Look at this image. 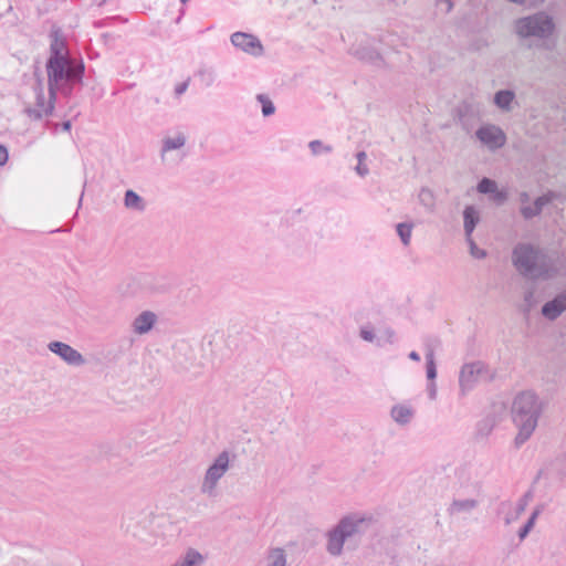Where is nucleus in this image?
<instances>
[{
	"mask_svg": "<svg viewBox=\"0 0 566 566\" xmlns=\"http://www.w3.org/2000/svg\"><path fill=\"white\" fill-rule=\"evenodd\" d=\"M543 412V403L532 390L518 392L512 402L511 416L518 432L514 439L515 448H521L535 431Z\"/></svg>",
	"mask_w": 566,
	"mask_h": 566,
	"instance_id": "nucleus-1",
	"label": "nucleus"
},
{
	"mask_svg": "<svg viewBox=\"0 0 566 566\" xmlns=\"http://www.w3.org/2000/svg\"><path fill=\"white\" fill-rule=\"evenodd\" d=\"M45 66L49 94L52 98H56L57 92L70 96L75 85L83 81L85 66L82 60L67 57L59 61H46Z\"/></svg>",
	"mask_w": 566,
	"mask_h": 566,
	"instance_id": "nucleus-2",
	"label": "nucleus"
},
{
	"mask_svg": "<svg viewBox=\"0 0 566 566\" xmlns=\"http://www.w3.org/2000/svg\"><path fill=\"white\" fill-rule=\"evenodd\" d=\"M512 262L517 272L526 279L548 280L554 275L546 253L532 243H517L512 251Z\"/></svg>",
	"mask_w": 566,
	"mask_h": 566,
	"instance_id": "nucleus-3",
	"label": "nucleus"
},
{
	"mask_svg": "<svg viewBox=\"0 0 566 566\" xmlns=\"http://www.w3.org/2000/svg\"><path fill=\"white\" fill-rule=\"evenodd\" d=\"M371 522L357 513L343 516L336 525L328 530L326 537V552L333 557H339L344 552V545L347 541L364 535Z\"/></svg>",
	"mask_w": 566,
	"mask_h": 566,
	"instance_id": "nucleus-4",
	"label": "nucleus"
},
{
	"mask_svg": "<svg viewBox=\"0 0 566 566\" xmlns=\"http://www.w3.org/2000/svg\"><path fill=\"white\" fill-rule=\"evenodd\" d=\"M555 29L553 17L545 11H537L514 21V32L521 39L547 40Z\"/></svg>",
	"mask_w": 566,
	"mask_h": 566,
	"instance_id": "nucleus-5",
	"label": "nucleus"
},
{
	"mask_svg": "<svg viewBox=\"0 0 566 566\" xmlns=\"http://www.w3.org/2000/svg\"><path fill=\"white\" fill-rule=\"evenodd\" d=\"M230 468V455L227 450L220 452L213 462L208 467L200 491L212 496L216 494L218 482L224 476Z\"/></svg>",
	"mask_w": 566,
	"mask_h": 566,
	"instance_id": "nucleus-6",
	"label": "nucleus"
},
{
	"mask_svg": "<svg viewBox=\"0 0 566 566\" xmlns=\"http://www.w3.org/2000/svg\"><path fill=\"white\" fill-rule=\"evenodd\" d=\"M491 380L492 375L483 361L464 364L459 374V386L462 395L471 391L480 380Z\"/></svg>",
	"mask_w": 566,
	"mask_h": 566,
	"instance_id": "nucleus-7",
	"label": "nucleus"
},
{
	"mask_svg": "<svg viewBox=\"0 0 566 566\" xmlns=\"http://www.w3.org/2000/svg\"><path fill=\"white\" fill-rule=\"evenodd\" d=\"M231 44L252 56H261L264 53V46L258 36L252 33L237 31L230 36Z\"/></svg>",
	"mask_w": 566,
	"mask_h": 566,
	"instance_id": "nucleus-8",
	"label": "nucleus"
},
{
	"mask_svg": "<svg viewBox=\"0 0 566 566\" xmlns=\"http://www.w3.org/2000/svg\"><path fill=\"white\" fill-rule=\"evenodd\" d=\"M35 92V107H28L25 113L32 119L40 120L44 116H50L53 113L54 104L56 98H52L49 95V101H45L43 85L41 81L34 86Z\"/></svg>",
	"mask_w": 566,
	"mask_h": 566,
	"instance_id": "nucleus-9",
	"label": "nucleus"
},
{
	"mask_svg": "<svg viewBox=\"0 0 566 566\" xmlns=\"http://www.w3.org/2000/svg\"><path fill=\"white\" fill-rule=\"evenodd\" d=\"M476 138L491 150L502 148L506 143V135L496 125L488 124L475 132Z\"/></svg>",
	"mask_w": 566,
	"mask_h": 566,
	"instance_id": "nucleus-10",
	"label": "nucleus"
},
{
	"mask_svg": "<svg viewBox=\"0 0 566 566\" xmlns=\"http://www.w3.org/2000/svg\"><path fill=\"white\" fill-rule=\"evenodd\" d=\"M48 348L70 365L78 366L84 363L83 356L66 343L54 340L48 345Z\"/></svg>",
	"mask_w": 566,
	"mask_h": 566,
	"instance_id": "nucleus-11",
	"label": "nucleus"
},
{
	"mask_svg": "<svg viewBox=\"0 0 566 566\" xmlns=\"http://www.w3.org/2000/svg\"><path fill=\"white\" fill-rule=\"evenodd\" d=\"M566 310V292L557 294L552 301L546 302L542 306V315L549 319L555 321Z\"/></svg>",
	"mask_w": 566,
	"mask_h": 566,
	"instance_id": "nucleus-12",
	"label": "nucleus"
},
{
	"mask_svg": "<svg viewBox=\"0 0 566 566\" xmlns=\"http://www.w3.org/2000/svg\"><path fill=\"white\" fill-rule=\"evenodd\" d=\"M554 198L553 192L545 193L543 196H539L535 199L533 206H522L521 207V214L524 219L530 220L538 214H541L543 208L552 202Z\"/></svg>",
	"mask_w": 566,
	"mask_h": 566,
	"instance_id": "nucleus-13",
	"label": "nucleus"
},
{
	"mask_svg": "<svg viewBox=\"0 0 566 566\" xmlns=\"http://www.w3.org/2000/svg\"><path fill=\"white\" fill-rule=\"evenodd\" d=\"M413 416V408L405 403H397L392 406L390 410V417L399 426H406L410 423Z\"/></svg>",
	"mask_w": 566,
	"mask_h": 566,
	"instance_id": "nucleus-14",
	"label": "nucleus"
},
{
	"mask_svg": "<svg viewBox=\"0 0 566 566\" xmlns=\"http://www.w3.org/2000/svg\"><path fill=\"white\" fill-rule=\"evenodd\" d=\"M156 322V315L150 311L140 313L133 322L134 332L137 334L148 333Z\"/></svg>",
	"mask_w": 566,
	"mask_h": 566,
	"instance_id": "nucleus-15",
	"label": "nucleus"
},
{
	"mask_svg": "<svg viewBox=\"0 0 566 566\" xmlns=\"http://www.w3.org/2000/svg\"><path fill=\"white\" fill-rule=\"evenodd\" d=\"M463 221L465 237L472 235L476 224L480 222V213L474 206H467L464 208Z\"/></svg>",
	"mask_w": 566,
	"mask_h": 566,
	"instance_id": "nucleus-16",
	"label": "nucleus"
},
{
	"mask_svg": "<svg viewBox=\"0 0 566 566\" xmlns=\"http://www.w3.org/2000/svg\"><path fill=\"white\" fill-rule=\"evenodd\" d=\"M496 426V418L494 415H488L478 421L475 426V436L478 439L488 438Z\"/></svg>",
	"mask_w": 566,
	"mask_h": 566,
	"instance_id": "nucleus-17",
	"label": "nucleus"
},
{
	"mask_svg": "<svg viewBox=\"0 0 566 566\" xmlns=\"http://www.w3.org/2000/svg\"><path fill=\"white\" fill-rule=\"evenodd\" d=\"M515 93L512 90H500L494 94L493 102L502 111H511Z\"/></svg>",
	"mask_w": 566,
	"mask_h": 566,
	"instance_id": "nucleus-18",
	"label": "nucleus"
},
{
	"mask_svg": "<svg viewBox=\"0 0 566 566\" xmlns=\"http://www.w3.org/2000/svg\"><path fill=\"white\" fill-rule=\"evenodd\" d=\"M124 206L136 211H144L146 208L145 200L132 189L125 191Z\"/></svg>",
	"mask_w": 566,
	"mask_h": 566,
	"instance_id": "nucleus-19",
	"label": "nucleus"
},
{
	"mask_svg": "<svg viewBox=\"0 0 566 566\" xmlns=\"http://www.w3.org/2000/svg\"><path fill=\"white\" fill-rule=\"evenodd\" d=\"M352 53L359 60L369 62L371 64L378 65L380 62H382L380 54L376 50L367 46L358 48L355 51H352Z\"/></svg>",
	"mask_w": 566,
	"mask_h": 566,
	"instance_id": "nucleus-20",
	"label": "nucleus"
},
{
	"mask_svg": "<svg viewBox=\"0 0 566 566\" xmlns=\"http://www.w3.org/2000/svg\"><path fill=\"white\" fill-rule=\"evenodd\" d=\"M176 563L178 566H200L203 563V556L198 551L189 548Z\"/></svg>",
	"mask_w": 566,
	"mask_h": 566,
	"instance_id": "nucleus-21",
	"label": "nucleus"
},
{
	"mask_svg": "<svg viewBox=\"0 0 566 566\" xmlns=\"http://www.w3.org/2000/svg\"><path fill=\"white\" fill-rule=\"evenodd\" d=\"M65 51V42L62 39L55 36L50 45V56L48 61H59L63 59H67V54Z\"/></svg>",
	"mask_w": 566,
	"mask_h": 566,
	"instance_id": "nucleus-22",
	"label": "nucleus"
},
{
	"mask_svg": "<svg viewBox=\"0 0 566 566\" xmlns=\"http://www.w3.org/2000/svg\"><path fill=\"white\" fill-rule=\"evenodd\" d=\"M186 144V136L182 133H179L175 137H166L163 139L161 146V157H164L165 153L179 149L184 147Z\"/></svg>",
	"mask_w": 566,
	"mask_h": 566,
	"instance_id": "nucleus-23",
	"label": "nucleus"
},
{
	"mask_svg": "<svg viewBox=\"0 0 566 566\" xmlns=\"http://www.w3.org/2000/svg\"><path fill=\"white\" fill-rule=\"evenodd\" d=\"M476 506L478 501L474 499L453 500L448 511L450 514H457L461 512H470Z\"/></svg>",
	"mask_w": 566,
	"mask_h": 566,
	"instance_id": "nucleus-24",
	"label": "nucleus"
},
{
	"mask_svg": "<svg viewBox=\"0 0 566 566\" xmlns=\"http://www.w3.org/2000/svg\"><path fill=\"white\" fill-rule=\"evenodd\" d=\"M265 566H286V554L283 548H271L266 556Z\"/></svg>",
	"mask_w": 566,
	"mask_h": 566,
	"instance_id": "nucleus-25",
	"label": "nucleus"
},
{
	"mask_svg": "<svg viewBox=\"0 0 566 566\" xmlns=\"http://www.w3.org/2000/svg\"><path fill=\"white\" fill-rule=\"evenodd\" d=\"M426 374L429 381H434L437 377V365L432 348H429L426 353Z\"/></svg>",
	"mask_w": 566,
	"mask_h": 566,
	"instance_id": "nucleus-26",
	"label": "nucleus"
},
{
	"mask_svg": "<svg viewBox=\"0 0 566 566\" xmlns=\"http://www.w3.org/2000/svg\"><path fill=\"white\" fill-rule=\"evenodd\" d=\"M412 228V223L407 222L398 223L396 226L397 234L399 235L403 245H408L410 243Z\"/></svg>",
	"mask_w": 566,
	"mask_h": 566,
	"instance_id": "nucleus-27",
	"label": "nucleus"
},
{
	"mask_svg": "<svg viewBox=\"0 0 566 566\" xmlns=\"http://www.w3.org/2000/svg\"><path fill=\"white\" fill-rule=\"evenodd\" d=\"M476 189L480 193L491 195L493 192H496L497 185L494 180L484 177L479 181Z\"/></svg>",
	"mask_w": 566,
	"mask_h": 566,
	"instance_id": "nucleus-28",
	"label": "nucleus"
},
{
	"mask_svg": "<svg viewBox=\"0 0 566 566\" xmlns=\"http://www.w3.org/2000/svg\"><path fill=\"white\" fill-rule=\"evenodd\" d=\"M308 148L311 149L312 155L317 156L323 153L329 154L333 151V147L331 145H325L319 139H314L308 143Z\"/></svg>",
	"mask_w": 566,
	"mask_h": 566,
	"instance_id": "nucleus-29",
	"label": "nucleus"
},
{
	"mask_svg": "<svg viewBox=\"0 0 566 566\" xmlns=\"http://www.w3.org/2000/svg\"><path fill=\"white\" fill-rule=\"evenodd\" d=\"M541 513V510L539 509H536L530 516V518L527 520V522L520 528L518 531V537L521 541H523L527 535L528 533L532 531L534 524H535V521L537 518V516L539 515Z\"/></svg>",
	"mask_w": 566,
	"mask_h": 566,
	"instance_id": "nucleus-30",
	"label": "nucleus"
},
{
	"mask_svg": "<svg viewBox=\"0 0 566 566\" xmlns=\"http://www.w3.org/2000/svg\"><path fill=\"white\" fill-rule=\"evenodd\" d=\"M256 99L261 103L262 115L269 117L275 113V106L273 102L264 94H259Z\"/></svg>",
	"mask_w": 566,
	"mask_h": 566,
	"instance_id": "nucleus-31",
	"label": "nucleus"
},
{
	"mask_svg": "<svg viewBox=\"0 0 566 566\" xmlns=\"http://www.w3.org/2000/svg\"><path fill=\"white\" fill-rule=\"evenodd\" d=\"M465 240L470 247V254L474 258V259H484L486 256V251L483 250V249H480L476 243L474 242L472 235L470 237H465Z\"/></svg>",
	"mask_w": 566,
	"mask_h": 566,
	"instance_id": "nucleus-32",
	"label": "nucleus"
},
{
	"mask_svg": "<svg viewBox=\"0 0 566 566\" xmlns=\"http://www.w3.org/2000/svg\"><path fill=\"white\" fill-rule=\"evenodd\" d=\"M356 158L358 160V164L357 166L355 167V170L356 172L360 176V177H365L369 174V169L368 167L364 164V161L366 160L367 158V155L365 151H358L357 155H356Z\"/></svg>",
	"mask_w": 566,
	"mask_h": 566,
	"instance_id": "nucleus-33",
	"label": "nucleus"
},
{
	"mask_svg": "<svg viewBox=\"0 0 566 566\" xmlns=\"http://www.w3.org/2000/svg\"><path fill=\"white\" fill-rule=\"evenodd\" d=\"M533 497V493L532 491H527L517 502L516 504V515H515V518L518 517L526 509V506L528 505V502L531 501V499Z\"/></svg>",
	"mask_w": 566,
	"mask_h": 566,
	"instance_id": "nucleus-34",
	"label": "nucleus"
},
{
	"mask_svg": "<svg viewBox=\"0 0 566 566\" xmlns=\"http://www.w3.org/2000/svg\"><path fill=\"white\" fill-rule=\"evenodd\" d=\"M360 337L366 342H374L375 339H377V345H379V346L382 345L381 337H376L374 331L370 328H365V327L361 328Z\"/></svg>",
	"mask_w": 566,
	"mask_h": 566,
	"instance_id": "nucleus-35",
	"label": "nucleus"
},
{
	"mask_svg": "<svg viewBox=\"0 0 566 566\" xmlns=\"http://www.w3.org/2000/svg\"><path fill=\"white\" fill-rule=\"evenodd\" d=\"M199 75L202 77V80L206 82L207 85H211L214 81V72L212 70H200Z\"/></svg>",
	"mask_w": 566,
	"mask_h": 566,
	"instance_id": "nucleus-36",
	"label": "nucleus"
},
{
	"mask_svg": "<svg viewBox=\"0 0 566 566\" xmlns=\"http://www.w3.org/2000/svg\"><path fill=\"white\" fill-rule=\"evenodd\" d=\"M9 159V151H8V148L0 144V166H3L7 164Z\"/></svg>",
	"mask_w": 566,
	"mask_h": 566,
	"instance_id": "nucleus-37",
	"label": "nucleus"
},
{
	"mask_svg": "<svg viewBox=\"0 0 566 566\" xmlns=\"http://www.w3.org/2000/svg\"><path fill=\"white\" fill-rule=\"evenodd\" d=\"M420 197V200L424 203V205H428L427 201H429V203L432 202V193L430 190L428 189H421V192L419 195Z\"/></svg>",
	"mask_w": 566,
	"mask_h": 566,
	"instance_id": "nucleus-38",
	"label": "nucleus"
},
{
	"mask_svg": "<svg viewBox=\"0 0 566 566\" xmlns=\"http://www.w3.org/2000/svg\"><path fill=\"white\" fill-rule=\"evenodd\" d=\"M524 302L527 306V310H530L534 305V291L533 290L525 292Z\"/></svg>",
	"mask_w": 566,
	"mask_h": 566,
	"instance_id": "nucleus-39",
	"label": "nucleus"
},
{
	"mask_svg": "<svg viewBox=\"0 0 566 566\" xmlns=\"http://www.w3.org/2000/svg\"><path fill=\"white\" fill-rule=\"evenodd\" d=\"M428 396L431 400L437 398V385L434 381H429L427 386Z\"/></svg>",
	"mask_w": 566,
	"mask_h": 566,
	"instance_id": "nucleus-40",
	"label": "nucleus"
},
{
	"mask_svg": "<svg viewBox=\"0 0 566 566\" xmlns=\"http://www.w3.org/2000/svg\"><path fill=\"white\" fill-rule=\"evenodd\" d=\"M187 88H188V81L181 82L176 85L175 94L177 96H180L181 94H184L187 91Z\"/></svg>",
	"mask_w": 566,
	"mask_h": 566,
	"instance_id": "nucleus-41",
	"label": "nucleus"
},
{
	"mask_svg": "<svg viewBox=\"0 0 566 566\" xmlns=\"http://www.w3.org/2000/svg\"><path fill=\"white\" fill-rule=\"evenodd\" d=\"M437 6L441 8L442 6L446 7V12H450L453 8V2L451 0H438Z\"/></svg>",
	"mask_w": 566,
	"mask_h": 566,
	"instance_id": "nucleus-42",
	"label": "nucleus"
},
{
	"mask_svg": "<svg viewBox=\"0 0 566 566\" xmlns=\"http://www.w3.org/2000/svg\"><path fill=\"white\" fill-rule=\"evenodd\" d=\"M494 195V201L497 202V203H503L505 200H506V193L504 191H499L496 190V192H493Z\"/></svg>",
	"mask_w": 566,
	"mask_h": 566,
	"instance_id": "nucleus-43",
	"label": "nucleus"
},
{
	"mask_svg": "<svg viewBox=\"0 0 566 566\" xmlns=\"http://www.w3.org/2000/svg\"><path fill=\"white\" fill-rule=\"evenodd\" d=\"M385 334H386V339L385 342L391 344L394 342V337H395V332L390 328H387L385 331Z\"/></svg>",
	"mask_w": 566,
	"mask_h": 566,
	"instance_id": "nucleus-44",
	"label": "nucleus"
},
{
	"mask_svg": "<svg viewBox=\"0 0 566 566\" xmlns=\"http://www.w3.org/2000/svg\"><path fill=\"white\" fill-rule=\"evenodd\" d=\"M465 472H467V468H460L458 471H457V475L458 478L461 480V481H468L469 478H464L465 475Z\"/></svg>",
	"mask_w": 566,
	"mask_h": 566,
	"instance_id": "nucleus-45",
	"label": "nucleus"
},
{
	"mask_svg": "<svg viewBox=\"0 0 566 566\" xmlns=\"http://www.w3.org/2000/svg\"><path fill=\"white\" fill-rule=\"evenodd\" d=\"M408 357L413 361H420V355L416 350L410 352Z\"/></svg>",
	"mask_w": 566,
	"mask_h": 566,
	"instance_id": "nucleus-46",
	"label": "nucleus"
},
{
	"mask_svg": "<svg viewBox=\"0 0 566 566\" xmlns=\"http://www.w3.org/2000/svg\"><path fill=\"white\" fill-rule=\"evenodd\" d=\"M71 127H72V124H71V122H70V120H65V122H63V123H62V129H63L64 132H70V130H71Z\"/></svg>",
	"mask_w": 566,
	"mask_h": 566,
	"instance_id": "nucleus-47",
	"label": "nucleus"
},
{
	"mask_svg": "<svg viewBox=\"0 0 566 566\" xmlns=\"http://www.w3.org/2000/svg\"><path fill=\"white\" fill-rule=\"evenodd\" d=\"M520 199H521L522 203L527 202L528 199H530L528 193L527 192H522Z\"/></svg>",
	"mask_w": 566,
	"mask_h": 566,
	"instance_id": "nucleus-48",
	"label": "nucleus"
},
{
	"mask_svg": "<svg viewBox=\"0 0 566 566\" xmlns=\"http://www.w3.org/2000/svg\"><path fill=\"white\" fill-rule=\"evenodd\" d=\"M93 2L97 7H102V6H104L107 2V0H93Z\"/></svg>",
	"mask_w": 566,
	"mask_h": 566,
	"instance_id": "nucleus-49",
	"label": "nucleus"
},
{
	"mask_svg": "<svg viewBox=\"0 0 566 566\" xmlns=\"http://www.w3.org/2000/svg\"><path fill=\"white\" fill-rule=\"evenodd\" d=\"M509 1L512 3H515V4H525L527 0H509Z\"/></svg>",
	"mask_w": 566,
	"mask_h": 566,
	"instance_id": "nucleus-50",
	"label": "nucleus"
},
{
	"mask_svg": "<svg viewBox=\"0 0 566 566\" xmlns=\"http://www.w3.org/2000/svg\"><path fill=\"white\" fill-rule=\"evenodd\" d=\"M512 520H513V518L506 517V518H505V523H506V524H510V523L512 522Z\"/></svg>",
	"mask_w": 566,
	"mask_h": 566,
	"instance_id": "nucleus-51",
	"label": "nucleus"
},
{
	"mask_svg": "<svg viewBox=\"0 0 566 566\" xmlns=\"http://www.w3.org/2000/svg\"><path fill=\"white\" fill-rule=\"evenodd\" d=\"M188 0H180L181 3H186Z\"/></svg>",
	"mask_w": 566,
	"mask_h": 566,
	"instance_id": "nucleus-52",
	"label": "nucleus"
},
{
	"mask_svg": "<svg viewBox=\"0 0 566 566\" xmlns=\"http://www.w3.org/2000/svg\"><path fill=\"white\" fill-rule=\"evenodd\" d=\"M81 197H83V193L81 195ZM78 202L81 203L82 202V198L78 199Z\"/></svg>",
	"mask_w": 566,
	"mask_h": 566,
	"instance_id": "nucleus-53",
	"label": "nucleus"
},
{
	"mask_svg": "<svg viewBox=\"0 0 566 566\" xmlns=\"http://www.w3.org/2000/svg\"><path fill=\"white\" fill-rule=\"evenodd\" d=\"M172 566H178L177 563H175Z\"/></svg>",
	"mask_w": 566,
	"mask_h": 566,
	"instance_id": "nucleus-54",
	"label": "nucleus"
}]
</instances>
